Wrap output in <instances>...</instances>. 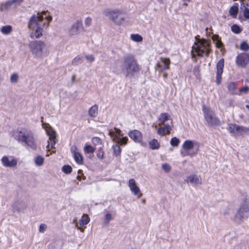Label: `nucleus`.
Returning a JSON list of instances; mask_svg holds the SVG:
<instances>
[{
    "label": "nucleus",
    "instance_id": "1",
    "mask_svg": "<svg viewBox=\"0 0 249 249\" xmlns=\"http://www.w3.org/2000/svg\"><path fill=\"white\" fill-rule=\"evenodd\" d=\"M122 73L126 77L134 78L141 71V67L133 54H127L123 58L121 65Z\"/></svg>",
    "mask_w": 249,
    "mask_h": 249
},
{
    "label": "nucleus",
    "instance_id": "2",
    "mask_svg": "<svg viewBox=\"0 0 249 249\" xmlns=\"http://www.w3.org/2000/svg\"><path fill=\"white\" fill-rule=\"evenodd\" d=\"M48 11H43L41 13H37V14H34L30 18L28 24V27L29 29H32L36 27V29L34 32H32L30 35V37L32 38L35 37L39 38L42 35L43 28L42 27L45 26V23H43L41 25L40 22H41L44 18V16H45V18L46 20L50 22L52 20V17L51 16H48L46 15Z\"/></svg>",
    "mask_w": 249,
    "mask_h": 249
},
{
    "label": "nucleus",
    "instance_id": "3",
    "mask_svg": "<svg viewBox=\"0 0 249 249\" xmlns=\"http://www.w3.org/2000/svg\"><path fill=\"white\" fill-rule=\"evenodd\" d=\"M12 136L19 142H22L33 149L36 148V144L34 141L33 134L31 130L26 128L14 130Z\"/></svg>",
    "mask_w": 249,
    "mask_h": 249
},
{
    "label": "nucleus",
    "instance_id": "4",
    "mask_svg": "<svg viewBox=\"0 0 249 249\" xmlns=\"http://www.w3.org/2000/svg\"><path fill=\"white\" fill-rule=\"evenodd\" d=\"M210 47V44L205 39H203L196 44V47H192V57L195 58L196 55L199 57H203L204 55L208 57L211 52Z\"/></svg>",
    "mask_w": 249,
    "mask_h": 249
},
{
    "label": "nucleus",
    "instance_id": "5",
    "mask_svg": "<svg viewBox=\"0 0 249 249\" xmlns=\"http://www.w3.org/2000/svg\"><path fill=\"white\" fill-rule=\"evenodd\" d=\"M30 47L32 53L36 57H41L47 52V46L40 40L33 41L30 43Z\"/></svg>",
    "mask_w": 249,
    "mask_h": 249
},
{
    "label": "nucleus",
    "instance_id": "6",
    "mask_svg": "<svg viewBox=\"0 0 249 249\" xmlns=\"http://www.w3.org/2000/svg\"><path fill=\"white\" fill-rule=\"evenodd\" d=\"M249 216V207L246 203L241 204L234 215L235 221L240 224Z\"/></svg>",
    "mask_w": 249,
    "mask_h": 249
},
{
    "label": "nucleus",
    "instance_id": "7",
    "mask_svg": "<svg viewBox=\"0 0 249 249\" xmlns=\"http://www.w3.org/2000/svg\"><path fill=\"white\" fill-rule=\"evenodd\" d=\"M202 110L204 113V118L209 126H219L220 125V120L215 116L214 113L212 110L207 109L205 106H203Z\"/></svg>",
    "mask_w": 249,
    "mask_h": 249
},
{
    "label": "nucleus",
    "instance_id": "8",
    "mask_svg": "<svg viewBox=\"0 0 249 249\" xmlns=\"http://www.w3.org/2000/svg\"><path fill=\"white\" fill-rule=\"evenodd\" d=\"M105 13L107 17H108L117 25H121L124 21L125 18L122 15V12L120 10H110L107 9L105 11Z\"/></svg>",
    "mask_w": 249,
    "mask_h": 249
},
{
    "label": "nucleus",
    "instance_id": "9",
    "mask_svg": "<svg viewBox=\"0 0 249 249\" xmlns=\"http://www.w3.org/2000/svg\"><path fill=\"white\" fill-rule=\"evenodd\" d=\"M108 134L112 140L118 144L125 145L128 140L127 137H123L121 130L116 127L110 130Z\"/></svg>",
    "mask_w": 249,
    "mask_h": 249
},
{
    "label": "nucleus",
    "instance_id": "10",
    "mask_svg": "<svg viewBox=\"0 0 249 249\" xmlns=\"http://www.w3.org/2000/svg\"><path fill=\"white\" fill-rule=\"evenodd\" d=\"M236 65L241 68H246L249 64V53H242L236 57Z\"/></svg>",
    "mask_w": 249,
    "mask_h": 249
},
{
    "label": "nucleus",
    "instance_id": "11",
    "mask_svg": "<svg viewBox=\"0 0 249 249\" xmlns=\"http://www.w3.org/2000/svg\"><path fill=\"white\" fill-rule=\"evenodd\" d=\"M224 67V58H221L216 64V83L217 85H219L221 83L222 74L223 72Z\"/></svg>",
    "mask_w": 249,
    "mask_h": 249
},
{
    "label": "nucleus",
    "instance_id": "12",
    "mask_svg": "<svg viewBox=\"0 0 249 249\" xmlns=\"http://www.w3.org/2000/svg\"><path fill=\"white\" fill-rule=\"evenodd\" d=\"M47 134L49 136L50 142L47 146V148L51 146V148H54V145L56 143V133L51 127L46 130Z\"/></svg>",
    "mask_w": 249,
    "mask_h": 249
},
{
    "label": "nucleus",
    "instance_id": "13",
    "mask_svg": "<svg viewBox=\"0 0 249 249\" xmlns=\"http://www.w3.org/2000/svg\"><path fill=\"white\" fill-rule=\"evenodd\" d=\"M83 30V27L82 20H77L70 29L69 33L71 36H74L79 34Z\"/></svg>",
    "mask_w": 249,
    "mask_h": 249
},
{
    "label": "nucleus",
    "instance_id": "14",
    "mask_svg": "<svg viewBox=\"0 0 249 249\" xmlns=\"http://www.w3.org/2000/svg\"><path fill=\"white\" fill-rule=\"evenodd\" d=\"M128 186L134 195L138 196L139 198L142 196V194L141 193L140 188L136 185V181L134 179L131 178L129 180Z\"/></svg>",
    "mask_w": 249,
    "mask_h": 249
},
{
    "label": "nucleus",
    "instance_id": "15",
    "mask_svg": "<svg viewBox=\"0 0 249 249\" xmlns=\"http://www.w3.org/2000/svg\"><path fill=\"white\" fill-rule=\"evenodd\" d=\"M129 137L135 142L140 143L142 138V134L139 130H131L128 133Z\"/></svg>",
    "mask_w": 249,
    "mask_h": 249
},
{
    "label": "nucleus",
    "instance_id": "16",
    "mask_svg": "<svg viewBox=\"0 0 249 249\" xmlns=\"http://www.w3.org/2000/svg\"><path fill=\"white\" fill-rule=\"evenodd\" d=\"M1 162L5 167H13L17 165V160L16 159H12L11 160L6 156H4L1 159Z\"/></svg>",
    "mask_w": 249,
    "mask_h": 249
},
{
    "label": "nucleus",
    "instance_id": "17",
    "mask_svg": "<svg viewBox=\"0 0 249 249\" xmlns=\"http://www.w3.org/2000/svg\"><path fill=\"white\" fill-rule=\"evenodd\" d=\"M187 181L194 185L202 184V179L201 177L195 174L191 175L188 177Z\"/></svg>",
    "mask_w": 249,
    "mask_h": 249
},
{
    "label": "nucleus",
    "instance_id": "18",
    "mask_svg": "<svg viewBox=\"0 0 249 249\" xmlns=\"http://www.w3.org/2000/svg\"><path fill=\"white\" fill-rule=\"evenodd\" d=\"M161 62L163 64H158L157 67L159 69V71H163L164 70H168L170 68L169 65L170 64V61L169 58H162Z\"/></svg>",
    "mask_w": 249,
    "mask_h": 249
},
{
    "label": "nucleus",
    "instance_id": "19",
    "mask_svg": "<svg viewBox=\"0 0 249 249\" xmlns=\"http://www.w3.org/2000/svg\"><path fill=\"white\" fill-rule=\"evenodd\" d=\"M13 208L20 212L24 211L27 208V204L23 201H17L13 204Z\"/></svg>",
    "mask_w": 249,
    "mask_h": 249
},
{
    "label": "nucleus",
    "instance_id": "20",
    "mask_svg": "<svg viewBox=\"0 0 249 249\" xmlns=\"http://www.w3.org/2000/svg\"><path fill=\"white\" fill-rule=\"evenodd\" d=\"M239 11V5L237 3H234L229 10V14L233 18H236Z\"/></svg>",
    "mask_w": 249,
    "mask_h": 249
},
{
    "label": "nucleus",
    "instance_id": "21",
    "mask_svg": "<svg viewBox=\"0 0 249 249\" xmlns=\"http://www.w3.org/2000/svg\"><path fill=\"white\" fill-rule=\"evenodd\" d=\"M98 107L97 105L92 106L89 110V115L92 118H95L98 114Z\"/></svg>",
    "mask_w": 249,
    "mask_h": 249
},
{
    "label": "nucleus",
    "instance_id": "22",
    "mask_svg": "<svg viewBox=\"0 0 249 249\" xmlns=\"http://www.w3.org/2000/svg\"><path fill=\"white\" fill-rule=\"evenodd\" d=\"M170 118V116L168 113H161L158 119L159 121L160 122V124H163L166 121L169 120Z\"/></svg>",
    "mask_w": 249,
    "mask_h": 249
},
{
    "label": "nucleus",
    "instance_id": "23",
    "mask_svg": "<svg viewBox=\"0 0 249 249\" xmlns=\"http://www.w3.org/2000/svg\"><path fill=\"white\" fill-rule=\"evenodd\" d=\"M194 144L193 141L191 140H186L182 145V148L185 150H189L193 148Z\"/></svg>",
    "mask_w": 249,
    "mask_h": 249
},
{
    "label": "nucleus",
    "instance_id": "24",
    "mask_svg": "<svg viewBox=\"0 0 249 249\" xmlns=\"http://www.w3.org/2000/svg\"><path fill=\"white\" fill-rule=\"evenodd\" d=\"M73 157L75 161L79 164H82L83 163V158L82 155L76 152H73Z\"/></svg>",
    "mask_w": 249,
    "mask_h": 249
},
{
    "label": "nucleus",
    "instance_id": "25",
    "mask_svg": "<svg viewBox=\"0 0 249 249\" xmlns=\"http://www.w3.org/2000/svg\"><path fill=\"white\" fill-rule=\"evenodd\" d=\"M235 85L236 84L234 82H231L228 84V90L232 94H238Z\"/></svg>",
    "mask_w": 249,
    "mask_h": 249
},
{
    "label": "nucleus",
    "instance_id": "26",
    "mask_svg": "<svg viewBox=\"0 0 249 249\" xmlns=\"http://www.w3.org/2000/svg\"><path fill=\"white\" fill-rule=\"evenodd\" d=\"M149 143L150 148L153 150L158 149L160 147V144L157 139H153L152 141L149 142Z\"/></svg>",
    "mask_w": 249,
    "mask_h": 249
},
{
    "label": "nucleus",
    "instance_id": "27",
    "mask_svg": "<svg viewBox=\"0 0 249 249\" xmlns=\"http://www.w3.org/2000/svg\"><path fill=\"white\" fill-rule=\"evenodd\" d=\"M112 149L113 150L114 155L117 157L121 155V149L120 145L118 144H116L114 145H113Z\"/></svg>",
    "mask_w": 249,
    "mask_h": 249
},
{
    "label": "nucleus",
    "instance_id": "28",
    "mask_svg": "<svg viewBox=\"0 0 249 249\" xmlns=\"http://www.w3.org/2000/svg\"><path fill=\"white\" fill-rule=\"evenodd\" d=\"M13 4V2L11 0H8L4 3H2L0 5L1 11H4L10 8L11 6Z\"/></svg>",
    "mask_w": 249,
    "mask_h": 249
},
{
    "label": "nucleus",
    "instance_id": "29",
    "mask_svg": "<svg viewBox=\"0 0 249 249\" xmlns=\"http://www.w3.org/2000/svg\"><path fill=\"white\" fill-rule=\"evenodd\" d=\"M12 30V28L11 25H6L3 26L1 29L0 31L5 35H8L11 33Z\"/></svg>",
    "mask_w": 249,
    "mask_h": 249
},
{
    "label": "nucleus",
    "instance_id": "30",
    "mask_svg": "<svg viewBox=\"0 0 249 249\" xmlns=\"http://www.w3.org/2000/svg\"><path fill=\"white\" fill-rule=\"evenodd\" d=\"M90 221V218L88 216H82L80 219L79 224L81 226H84L87 225Z\"/></svg>",
    "mask_w": 249,
    "mask_h": 249
},
{
    "label": "nucleus",
    "instance_id": "31",
    "mask_svg": "<svg viewBox=\"0 0 249 249\" xmlns=\"http://www.w3.org/2000/svg\"><path fill=\"white\" fill-rule=\"evenodd\" d=\"M131 39L137 42H140L142 41V37L139 34H131L130 36Z\"/></svg>",
    "mask_w": 249,
    "mask_h": 249
},
{
    "label": "nucleus",
    "instance_id": "32",
    "mask_svg": "<svg viewBox=\"0 0 249 249\" xmlns=\"http://www.w3.org/2000/svg\"><path fill=\"white\" fill-rule=\"evenodd\" d=\"M85 153L88 154L93 153L95 150V148L92 147L91 145H86L84 148Z\"/></svg>",
    "mask_w": 249,
    "mask_h": 249
},
{
    "label": "nucleus",
    "instance_id": "33",
    "mask_svg": "<svg viewBox=\"0 0 249 249\" xmlns=\"http://www.w3.org/2000/svg\"><path fill=\"white\" fill-rule=\"evenodd\" d=\"M231 31L236 34H239L242 32V29L237 24H233L231 27Z\"/></svg>",
    "mask_w": 249,
    "mask_h": 249
},
{
    "label": "nucleus",
    "instance_id": "34",
    "mask_svg": "<svg viewBox=\"0 0 249 249\" xmlns=\"http://www.w3.org/2000/svg\"><path fill=\"white\" fill-rule=\"evenodd\" d=\"M44 158L40 156H37L35 160V163L38 166L42 165L44 162Z\"/></svg>",
    "mask_w": 249,
    "mask_h": 249
},
{
    "label": "nucleus",
    "instance_id": "35",
    "mask_svg": "<svg viewBox=\"0 0 249 249\" xmlns=\"http://www.w3.org/2000/svg\"><path fill=\"white\" fill-rule=\"evenodd\" d=\"M240 49L244 51H248L249 50V45L246 41H244L241 42Z\"/></svg>",
    "mask_w": 249,
    "mask_h": 249
},
{
    "label": "nucleus",
    "instance_id": "36",
    "mask_svg": "<svg viewBox=\"0 0 249 249\" xmlns=\"http://www.w3.org/2000/svg\"><path fill=\"white\" fill-rule=\"evenodd\" d=\"M62 171L65 174H70L72 171V167L69 165H64L62 167Z\"/></svg>",
    "mask_w": 249,
    "mask_h": 249
},
{
    "label": "nucleus",
    "instance_id": "37",
    "mask_svg": "<svg viewBox=\"0 0 249 249\" xmlns=\"http://www.w3.org/2000/svg\"><path fill=\"white\" fill-rule=\"evenodd\" d=\"M180 141L179 139L175 137L171 139L170 141V144L172 146H178L179 143Z\"/></svg>",
    "mask_w": 249,
    "mask_h": 249
},
{
    "label": "nucleus",
    "instance_id": "38",
    "mask_svg": "<svg viewBox=\"0 0 249 249\" xmlns=\"http://www.w3.org/2000/svg\"><path fill=\"white\" fill-rule=\"evenodd\" d=\"M112 219L111 214L110 213H107L105 215V220L104 224L105 225H107L109 221Z\"/></svg>",
    "mask_w": 249,
    "mask_h": 249
},
{
    "label": "nucleus",
    "instance_id": "39",
    "mask_svg": "<svg viewBox=\"0 0 249 249\" xmlns=\"http://www.w3.org/2000/svg\"><path fill=\"white\" fill-rule=\"evenodd\" d=\"M78 176H77V179L79 180V181H81V180L82 179H83V180H85L86 179V177L84 176L83 174V171L81 169H79L78 171Z\"/></svg>",
    "mask_w": 249,
    "mask_h": 249
},
{
    "label": "nucleus",
    "instance_id": "40",
    "mask_svg": "<svg viewBox=\"0 0 249 249\" xmlns=\"http://www.w3.org/2000/svg\"><path fill=\"white\" fill-rule=\"evenodd\" d=\"M78 176H77V179L79 180V181H81V180L82 179H83V180H85L86 179V177L84 176L83 174V171L81 169H79L78 171Z\"/></svg>",
    "mask_w": 249,
    "mask_h": 249
},
{
    "label": "nucleus",
    "instance_id": "41",
    "mask_svg": "<svg viewBox=\"0 0 249 249\" xmlns=\"http://www.w3.org/2000/svg\"><path fill=\"white\" fill-rule=\"evenodd\" d=\"M162 169L166 173H168L171 171V166L168 163H164L162 165Z\"/></svg>",
    "mask_w": 249,
    "mask_h": 249
},
{
    "label": "nucleus",
    "instance_id": "42",
    "mask_svg": "<svg viewBox=\"0 0 249 249\" xmlns=\"http://www.w3.org/2000/svg\"><path fill=\"white\" fill-rule=\"evenodd\" d=\"M249 132V128L246 127L244 126H241L240 128V135H242L248 133Z\"/></svg>",
    "mask_w": 249,
    "mask_h": 249
},
{
    "label": "nucleus",
    "instance_id": "43",
    "mask_svg": "<svg viewBox=\"0 0 249 249\" xmlns=\"http://www.w3.org/2000/svg\"><path fill=\"white\" fill-rule=\"evenodd\" d=\"M82 62V58L80 56H76L72 61V64L74 65H78V64H80Z\"/></svg>",
    "mask_w": 249,
    "mask_h": 249
},
{
    "label": "nucleus",
    "instance_id": "44",
    "mask_svg": "<svg viewBox=\"0 0 249 249\" xmlns=\"http://www.w3.org/2000/svg\"><path fill=\"white\" fill-rule=\"evenodd\" d=\"M243 16L245 18V19H249V8H248L247 7H245V8L243 11Z\"/></svg>",
    "mask_w": 249,
    "mask_h": 249
},
{
    "label": "nucleus",
    "instance_id": "45",
    "mask_svg": "<svg viewBox=\"0 0 249 249\" xmlns=\"http://www.w3.org/2000/svg\"><path fill=\"white\" fill-rule=\"evenodd\" d=\"M18 76L17 73H13L10 77L11 82L17 83L18 80Z\"/></svg>",
    "mask_w": 249,
    "mask_h": 249
},
{
    "label": "nucleus",
    "instance_id": "46",
    "mask_svg": "<svg viewBox=\"0 0 249 249\" xmlns=\"http://www.w3.org/2000/svg\"><path fill=\"white\" fill-rule=\"evenodd\" d=\"M235 124H229V126L227 129L230 132V133H235Z\"/></svg>",
    "mask_w": 249,
    "mask_h": 249
},
{
    "label": "nucleus",
    "instance_id": "47",
    "mask_svg": "<svg viewBox=\"0 0 249 249\" xmlns=\"http://www.w3.org/2000/svg\"><path fill=\"white\" fill-rule=\"evenodd\" d=\"M92 142L95 145L101 143V140L99 137H93L91 140Z\"/></svg>",
    "mask_w": 249,
    "mask_h": 249
},
{
    "label": "nucleus",
    "instance_id": "48",
    "mask_svg": "<svg viewBox=\"0 0 249 249\" xmlns=\"http://www.w3.org/2000/svg\"><path fill=\"white\" fill-rule=\"evenodd\" d=\"M97 156L99 159H102L104 156V152L101 148H100L97 152Z\"/></svg>",
    "mask_w": 249,
    "mask_h": 249
},
{
    "label": "nucleus",
    "instance_id": "49",
    "mask_svg": "<svg viewBox=\"0 0 249 249\" xmlns=\"http://www.w3.org/2000/svg\"><path fill=\"white\" fill-rule=\"evenodd\" d=\"M249 90V88L246 86L243 88H242L241 89H240L239 90V93H238V94H240L242 92H244V93H247Z\"/></svg>",
    "mask_w": 249,
    "mask_h": 249
},
{
    "label": "nucleus",
    "instance_id": "50",
    "mask_svg": "<svg viewBox=\"0 0 249 249\" xmlns=\"http://www.w3.org/2000/svg\"><path fill=\"white\" fill-rule=\"evenodd\" d=\"M157 133L161 136H163L165 134V131L163 127H160L157 130Z\"/></svg>",
    "mask_w": 249,
    "mask_h": 249
},
{
    "label": "nucleus",
    "instance_id": "51",
    "mask_svg": "<svg viewBox=\"0 0 249 249\" xmlns=\"http://www.w3.org/2000/svg\"><path fill=\"white\" fill-rule=\"evenodd\" d=\"M47 229V226L43 224H41L39 226V231L40 232H44V231Z\"/></svg>",
    "mask_w": 249,
    "mask_h": 249
},
{
    "label": "nucleus",
    "instance_id": "52",
    "mask_svg": "<svg viewBox=\"0 0 249 249\" xmlns=\"http://www.w3.org/2000/svg\"><path fill=\"white\" fill-rule=\"evenodd\" d=\"M91 21L92 19L90 18H87L85 21L86 26H89V25H90L91 23Z\"/></svg>",
    "mask_w": 249,
    "mask_h": 249
},
{
    "label": "nucleus",
    "instance_id": "53",
    "mask_svg": "<svg viewBox=\"0 0 249 249\" xmlns=\"http://www.w3.org/2000/svg\"><path fill=\"white\" fill-rule=\"evenodd\" d=\"M163 129H164L165 131H167V133H169L170 130H171V127L169 124H165L164 126L163 127Z\"/></svg>",
    "mask_w": 249,
    "mask_h": 249
},
{
    "label": "nucleus",
    "instance_id": "54",
    "mask_svg": "<svg viewBox=\"0 0 249 249\" xmlns=\"http://www.w3.org/2000/svg\"><path fill=\"white\" fill-rule=\"evenodd\" d=\"M216 47L218 48H221L223 46V44L222 42L221 39L218 40L216 43Z\"/></svg>",
    "mask_w": 249,
    "mask_h": 249
},
{
    "label": "nucleus",
    "instance_id": "55",
    "mask_svg": "<svg viewBox=\"0 0 249 249\" xmlns=\"http://www.w3.org/2000/svg\"><path fill=\"white\" fill-rule=\"evenodd\" d=\"M86 58L87 60L90 62H93L94 60V57L92 55H88L86 56Z\"/></svg>",
    "mask_w": 249,
    "mask_h": 249
},
{
    "label": "nucleus",
    "instance_id": "56",
    "mask_svg": "<svg viewBox=\"0 0 249 249\" xmlns=\"http://www.w3.org/2000/svg\"><path fill=\"white\" fill-rule=\"evenodd\" d=\"M212 39L214 41L216 42L218 40L220 39V38L218 35H215L213 36Z\"/></svg>",
    "mask_w": 249,
    "mask_h": 249
},
{
    "label": "nucleus",
    "instance_id": "57",
    "mask_svg": "<svg viewBox=\"0 0 249 249\" xmlns=\"http://www.w3.org/2000/svg\"><path fill=\"white\" fill-rule=\"evenodd\" d=\"M241 126L238 125L236 124L235 125V132H236L240 134Z\"/></svg>",
    "mask_w": 249,
    "mask_h": 249
},
{
    "label": "nucleus",
    "instance_id": "58",
    "mask_svg": "<svg viewBox=\"0 0 249 249\" xmlns=\"http://www.w3.org/2000/svg\"><path fill=\"white\" fill-rule=\"evenodd\" d=\"M23 1V0H11V2H13V3H17V4H20Z\"/></svg>",
    "mask_w": 249,
    "mask_h": 249
},
{
    "label": "nucleus",
    "instance_id": "59",
    "mask_svg": "<svg viewBox=\"0 0 249 249\" xmlns=\"http://www.w3.org/2000/svg\"><path fill=\"white\" fill-rule=\"evenodd\" d=\"M242 7H245V3L243 2V0H241L240 8L242 9Z\"/></svg>",
    "mask_w": 249,
    "mask_h": 249
},
{
    "label": "nucleus",
    "instance_id": "60",
    "mask_svg": "<svg viewBox=\"0 0 249 249\" xmlns=\"http://www.w3.org/2000/svg\"><path fill=\"white\" fill-rule=\"evenodd\" d=\"M223 214L225 217L227 216V215H229V212L228 211L224 212L223 213Z\"/></svg>",
    "mask_w": 249,
    "mask_h": 249
},
{
    "label": "nucleus",
    "instance_id": "61",
    "mask_svg": "<svg viewBox=\"0 0 249 249\" xmlns=\"http://www.w3.org/2000/svg\"><path fill=\"white\" fill-rule=\"evenodd\" d=\"M197 152V151H196V152H194L193 153L189 154V155H190L192 157L193 156L196 155Z\"/></svg>",
    "mask_w": 249,
    "mask_h": 249
},
{
    "label": "nucleus",
    "instance_id": "62",
    "mask_svg": "<svg viewBox=\"0 0 249 249\" xmlns=\"http://www.w3.org/2000/svg\"><path fill=\"white\" fill-rule=\"evenodd\" d=\"M75 75H73L72 77V82H74V81L75 80Z\"/></svg>",
    "mask_w": 249,
    "mask_h": 249
},
{
    "label": "nucleus",
    "instance_id": "63",
    "mask_svg": "<svg viewBox=\"0 0 249 249\" xmlns=\"http://www.w3.org/2000/svg\"><path fill=\"white\" fill-rule=\"evenodd\" d=\"M167 75H168V74L166 73H165L163 74V77H165V78H167Z\"/></svg>",
    "mask_w": 249,
    "mask_h": 249
},
{
    "label": "nucleus",
    "instance_id": "64",
    "mask_svg": "<svg viewBox=\"0 0 249 249\" xmlns=\"http://www.w3.org/2000/svg\"><path fill=\"white\" fill-rule=\"evenodd\" d=\"M246 107L249 110V105H246Z\"/></svg>",
    "mask_w": 249,
    "mask_h": 249
}]
</instances>
